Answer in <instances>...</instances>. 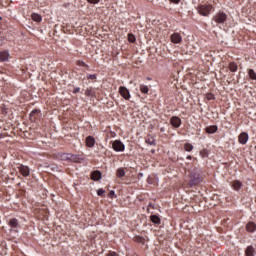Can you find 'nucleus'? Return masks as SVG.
I'll return each mask as SVG.
<instances>
[{"instance_id": "obj_1", "label": "nucleus", "mask_w": 256, "mask_h": 256, "mask_svg": "<svg viewBox=\"0 0 256 256\" xmlns=\"http://www.w3.org/2000/svg\"><path fill=\"white\" fill-rule=\"evenodd\" d=\"M189 179V187H197V185L203 183V176H201V174L197 170H194L190 173Z\"/></svg>"}, {"instance_id": "obj_2", "label": "nucleus", "mask_w": 256, "mask_h": 256, "mask_svg": "<svg viewBox=\"0 0 256 256\" xmlns=\"http://www.w3.org/2000/svg\"><path fill=\"white\" fill-rule=\"evenodd\" d=\"M197 11L199 15H202L203 17H209V15L211 14V11H213V5L201 4L197 7Z\"/></svg>"}, {"instance_id": "obj_3", "label": "nucleus", "mask_w": 256, "mask_h": 256, "mask_svg": "<svg viewBox=\"0 0 256 256\" xmlns=\"http://www.w3.org/2000/svg\"><path fill=\"white\" fill-rule=\"evenodd\" d=\"M112 149H114V151H125V144H123V142H121V140H115L112 143Z\"/></svg>"}, {"instance_id": "obj_4", "label": "nucleus", "mask_w": 256, "mask_h": 256, "mask_svg": "<svg viewBox=\"0 0 256 256\" xmlns=\"http://www.w3.org/2000/svg\"><path fill=\"white\" fill-rule=\"evenodd\" d=\"M18 170L22 177H29V175H31V170L29 169V167L23 164L18 166Z\"/></svg>"}, {"instance_id": "obj_5", "label": "nucleus", "mask_w": 256, "mask_h": 256, "mask_svg": "<svg viewBox=\"0 0 256 256\" xmlns=\"http://www.w3.org/2000/svg\"><path fill=\"white\" fill-rule=\"evenodd\" d=\"M119 93L121 97H123V99H126V101H129V99H131V94L129 93V90L127 89V87L120 86Z\"/></svg>"}, {"instance_id": "obj_6", "label": "nucleus", "mask_w": 256, "mask_h": 256, "mask_svg": "<svg viewBox=\"0 0 256 256\" xmlns=\"http://www.w3.org/2000/svg\"><path fill=\"white\" fill-rule=\"evenodd\" d=\"M214 21L216 23H224L225 21H227V14L223 12L216 14L214 16Z\"/></svg>"}, {"instance_id": "obj_7", "label": "nucleus", "mask_w": 256, "mask_h": 256, "mask_svg": "<svg viewBox=\"0 0 256 256\" xmlns=\"http://www.w3.org/2000/svg\"><path fill=\"white\" fill-rule=\"evenodd\" d=\"M181 118H179L178 116H173L170 119V125H172V127H175V129H179V127H181Z\"/></svg>"}, {"instance_id": "obj_8", "label": "nucleus", "mask_w": 256, "mask_h": 256, "mask_svg": "<svg viewBox=\"0 0 256 256\" xmlns=\"http://www.w3.org/2000/svg\"><path fill=\"white\" fill-rule=\"evenodd\" d=\"M247 141H249V134L243 132L239 135V143H241V145H246Z\"/></svg>"}, {"instance_id": "obj_9", "label": "nucleus", "mask_w": 256, "mask_h": 256, "mask_svg": "<svg viewBox=\"0 0 256 256\" xmlns=\"http://www.w3.org/2000/svg\"><path fill=\"white\" fill-rule=\"evenodd\" d=\"M69 155L70 153L59 152L56 154V159H59L60 161H69Z\"/></svg>"}, {"instance_id": "obj_10", "label": "nucleus", "mask_w": 256, "mask_h": 256, "mask_svg": "<svg viewBox=\"0 0 256 256\" xmlns=\"http://www.w3.org/2000/svg\"><path fill=\"white\" fill-rule=\"evenodd\" d=\"M171 41L177 44V43H181V41H183V38L181 37V34L174 33L171 35Z\"/></svg>"}, {"instance_id": "obj_11", "label": "nucleus", "mask_w": 256, "mask_h": 256, "mask_svg": "<svg viewBox=\"0 0 256 256\" xmlns=\"http://www.w3.org/2000/svg\"><path fill=\"white\" fill-rule=\"evenodd\" d=\"M86 146L87 147H95V138L93 136L86 137Z\"/></svg>"}, {"instance_id": "obj_12", "label": "nucleus", "mask_w": 256, "mask_h": 256, "mask_svg": "<svg viewBox=\"0 0 256 256\" xmlns=\"http://www.w3.org/2000/svg\"><path fill=\"white\" fill-rule=\"evenodd\" d=\"M91 179H92V181H100V179H101V171L96 170V171L92 172Z\"/></svg>"}, {"instance_id": "obj_13", "label": "nucleus", "mask_w": 256, "mask_h": 256, "mask_svg": "<svg viewBox=\"0 0 256 256\" xmlns=\"http://www.w3.org/2000/svg\"><path fill=\"white\" fill-rule=\"evenodd\" d=\"M246 231H248L249 233H253L254 231H256V224L254 222H249L246 225Z\"/></svg>"}, {"instance_id": "obj_14", "label": "nucleus", "mask_w": 256, "mask_h": 256, "mask_svg": "<svg viewBox=\"0 0 256 256\" xmlns=\"http://www.w3.org/2000/svg\"><path fill=\"white\" fill-rule=\"evenodd\" d=\"M0 61H2V62L9 61V52L8 51L0 52Z\"/></svg>"}, {"instance_id": "obj_15", "label": "nucleus", "mask_w": 256, "mask_h": 256, "mask_svg": "<svg viewBox=\"0 0 256 256\" xmlns=\"http://www.w3.org/2000/svg\"><path fill=\"white\" fill-rule=\"evenodd\" d=\"M150 220L154 225H161V218L158 215H151Z\"/></svg>"}, {"instance_id": "obj_16", "label": "nucleus", "mask_w": 256, "mask_h": 256, "mask_svg": "<svg viewBox=\"0 0 256 256\" xmlns=\"http://www.w3.org/2000/svg\"><path fill=\"white\" fill-rule=\"evenodd\" d=\"M246 256H255V248L253 246H248L245 250Z\"/></svg>"}, {"instance_id": "obj_17", "label": "nucleus", "mask_w": 256, "mask_h": 256, "mask_svg": "<svg viewBox=\"0 0 256 256\" xmlns=\"http://www.w3.org/2000/svg\"><path fill=\"white\" fill-rule=\"evenodd\" d=\"M80 157H79V155H77V154H69V160L68 161H73L74 163H79V161H80Z\"/></svg>"}, {"instance_id": "obj_18", "label": "nucleus", "mask_w": 256, "mask_h": 256, "mask_svg": "<svg viewBox=\"0 0 256 256\" xmlns=\"http://www.w3.org/2000/svg\"><path fill=\"white\" fill-rule=\"evenodd\" d=\"M217 129L218 128L216 125H212V126L206 127L205 131L206 133L213 134V133H217Z\"/></svg>"}, {"instance_id": "obj_19", "label": "nucleus", "mask_w": 256, "mask_h": 256, "mask_svg": "<svg viewBox=\"0 0 256 256\" xmlns=\"http://www.w3.org/2000/svg\"><path fill=\"white\" fill-rule=\"evenodd\" d=\"M9 225L12 228L17 229V227H19V221L16 218H12L9 220Z\"/></svg>"}, {"instance_id": "obj_20", "label": "nucleus", "mask_w": 256, "mask_h": 256, "mask_svg": "<svg viewBox=\"0 0 256 256\" xmlns=\"http://www.w3.org/2000/svg\"><path fill=\"white\" fill-rule=\"evenodd\" d=\"M31 17H32V21H36V23H41V21H43V18L41 17V15L37 13H33Z\"/></svg>"}, {"instance_id": "obj_21", "label": "nucleus", "mask_w": 256, "mask_h": 256, "mask_svg": "<svg viewBox=\"0 0 256 256\" xmlns=\"http://www.w3.org/2000/svg\"><path fill=\"white\" fill-rule=\"evenodd\" d=\"M237 63L235 62H230L229 63V66H228V69L232 72V73H235L237 71Z\"/></svg>"}, {"instance_id": "obj_22", "label": "nucleus", "mask_w": 256, "mask_h": 256, "mask_svg": "<svg viewBox=\"0 0 256 256\" xmlns=\"http://www.w3.org/2000/svg\"><path fill=\"white\" fill-rule=\"evenodd\" d=\"M85 95L86 97H93L95 95V91L93 90V88H87L85 91Z\"/></svg>"}, {"instance_id": "obj_23", "label": "nucleus", "mask_w": 256, "mask_h": 256, "mask_svg": "<svg viewBox=\"0 0 256 256\" xmlns=\"http://www.w3.org/2000/svg\"><path fill=\"white\" fill-rule=\"evenodd\" d=\"M117 177L121 179V177H125V168H119L116 172Z\"/></svg>"}, {"instance_id": "obj_24", "label": "nucleus", "mask_w": 256, "mask_h": 256, "mask_svg": "<svg viewBox=\"0 0 256 256\" xmlns=\"http://www.w3.org/2000/svg\"><path fill=\"white\" fill-rule=\"evenodd\" d=\"M232 187H233V189H235V191H239V189H241V182L235 180V181L232 183Z\"/></svg>"}, {"instance_id": "obj_25", "label": "nucleus", "mask_w": 256, "mask_h": 256, "mask_svg": "<svg viewBox=\"0 0 256 256\" xmlns=\"http://www.w3.org/2000/svg\"><path fill=\"white\" fill-rule=\"evenodd\" d=\"M140 91L141 93H144L145 95H147V93H149V86L147 85H140Z\"/></svg>"}, {"instance_id": "obj_26", "label": "nucleus", "mask_w": 256, "mask_h": 256, "mask_svg": "<svg viewBox=\"0 0 256 256\" xmlns=\"http://www.w3.org/2000/svg\"><path fill=\"white\" fill-rule=\"evenodd\" d=\"M146 143L148 145H153V146L157 145V143L155 142V138H153V137L147 138Z\"/></svg>"}, {"instance_id": "obj_27", "label": "nucleus", "mask_w": 256, "mask_h": 256, "mask_svg": "<svg viewBox=\"0 0 256 256\" xmlns=\"http://www.w3.org/2000/svg\"><path fill=\"white\" fill-rule=\"evenodd\" d=\"M248 75H249L250 79L256 80V73H255V70L250 69V70L248 71Z\"/></svg>"}, {"instance_id": "obj_28", "label": "nucleus", "mask_w": 256, "mask_h": 256, "mask_svg": "<svg viewBox=\"0 0 256 256\" xmlns=\"http://www.w3.org/2000/svg\"><path fill=\"white\" fill-rule=\"evenodd\" d=\"M184 149H185V151H193V145L192 144H189V143H186L185 145H184Z\"/></svg>"}, {"instance_id": "obj_29", "label": "nucleus", "mask_w": 256, "mask_h": 256, "mask_svg": "<svg viewBox=\"0 0 256 256\" xmlns=\"http://www.w3.org/2000/svg\"><path fill=\"white\" fill-rule=\"evenodd\" d=\"M128 41H129V43H135V41H136L135 35L128 34Z\"/></svg>"}, {"instance_id": "obj_30", "label": "nucleus", "mask_w": 256, "mask_h": 256, "mask_svg": "<svg viewBox=\"0 0 256 256\" xmlns=\"http://www.w3.org/2000/svg\"><path fill=\"white\" fill-rule=\"evenodd\" d=\"M76 64L79 65V67H88L87 64L81 60H78Z\"/></svg>"}, {"instance_id": "obj_31", "label": "nucleus", "mask_w": 256, "mask_h": 256, "mask_svg": "<svg viewBox=\"0 0 256 256\" xmlns=\"http://www.w3.org/2000/svg\"><path fill=\"white\" fill-rule=\"evenodd\" d=\"M104 194H105V190L103 188H100V189L97 190V195L99 197L103 196Z\"/></svg>"}, {"instance_id": "obj_32", "label": "nucleus", "mask_w": 256, "mask_h": 256, "mask_svg": "<svg viewBox=\"0 0 256 256\" xmlns=\"http://www.w3.org/2000/svg\"><path fill=\"white\" fill-rule=\"evenodd\" d=\"M87 79H91L92 81H95V79H97V75L90 74V75L87 76Z\"/></svg>"}, {"instance_id": "obj_33", "label": "nucleus", "mask_w": 256, "mask_h": 256, "mask_svg": "<svg viewBox=\"0 0 256 256\" xmlns=\"http://www.w3.org/2000/svg\"><path fill=\"white\" fill-rule=\"evenodd\" d=\"M88 3H92L93 5H97L101 0H87Z\"/></svg>"}, {"instance_id": "obj_34", "label": "nucleus", "mask_w": 256, "mask_h": 256, "mask_svg": "<svg viewBox=\"0 0 256 256\" xmlns=\"http://www.w3.org/2000/svg\"><path fill=\"white\" fill-rule=\"evenodd\" d=\"M79 91H81V88L76 87V88H74V90L72 91V93H74V95H77V93H79Z\"/></svg>"}, {"instance_id": "obj_35", "label": "nucleus", "mask_w": 256, "mask_h": 256, "mask_svg": "<svg viewBox=\"0 0 256 256\" xmlns=\"http://www.w3.org/2000/svg\"><path fill=\"white\" fill-rule=\"evenodd\" d=\"M115 196V191L111 190L108 194V197H110L111 199H113V197Z\"/></svg>"}, {"instance_id": "obj_36", "label": "nucleus", "mask_w": 256, "mask_h": 256, "mask_svg": "<svg viewBox=\"0 0 256 256\" xmlns=\"http://www.w3.org/2000/svg\"><path fill=\"white\" fill-rule=\"evenodd\" d=\"M106 256H119V254L117 252H110Z\"/></svg>"}, {"instance_id": "obj_37", "label": "nucleus", "mask_w": 256, "mask_h": 256, "mask_svg": "<svg viewBox=\"0 0 256 256\" xmlns=\"http://www.w3.org/2000/svg\"><path fill=\"white\" fill-rule=\"evenodd\" d=\"M35 113H37V110H33L31 113H30V117H33L35 115Z\"/></svg>"}, {"instance_id": "obj_38", "label": "nucleus", "mask_w": 256, "mask_h": 256, "mask_svg": "<svg viewBox=\"0 0 256 256\" xmlns=\"http://www.w3.org/2000/svg\"><path fill=\"white\" fill-rule=\"evenodd\" d=\"M171 3H175V4H178L181 0H170Z\"/></svg>"}, {"instance_id": "obj_39", "label": "nucleus", "mask_w": 256, "mask_h": 256, "mask_svg": "<svg viewBox=\"0 0 256 256\" xmlns=\"http://www.w3.org/2000/svg\"><path fill=\"white\" fill-rule=\"evenodd\" d=\"M186 159L191 160V159H192L191 155H188V156L186 157Z\"/></svg>"}, {"instance_id": "obj_40", "label": "nucleus", "mask_w": 256, "mask_h": 256, "mask_svg": "<svg viewBox=\"0 0 256 256\" xmlns=\"http://www.w3.org/2000/svg\"><path fill=\"white\" fill-rule=\"evenodd\" d=\"M160 131L161 133H163L165 131V128H161Z\"/></svg>"}]
</instances>
